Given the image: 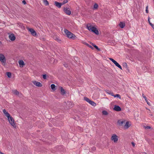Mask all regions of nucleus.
<instances>
[{"mask_svg": "<svg viewBox=\"0 0 154 154\" xmlns=\"http://www.w3.org/2000/svg\"><path fill=\"white\" fill-rule=\"evenodd\" d=\"M114 110L117 111H120L121 110V107L115 105L114 108Z\"/></svg>", "mask_w": 154, "mask_h": 154, "instance_id": "f8f14e48", "label": "nucleus"}, {"mask_svg": "<svg viewBox=\"0 0 154 154\" xmlns=\"http://www.w3.org/2000/svg\"><path fill=\"white\" fill-rule=\"evenodd\" d=\"M60 91L61 92V94L62 95H64L66 94V92L65 91V90L62 87H60Z\"/></svg>", "mask_w": 154, "mask_h": 154, "instance_id": "4468645a", "label": "nucleus"}, {"mask_svg": "<svg viewBox=\"0 0 154 154\" xmlns=\"http://www.w3.org/2000/svg\"><path fill=\"white\" fill-rule=\"evenodd\" d=\"M146 11L147 13H148V6H147L146 8Z\"/></svg>", "mask_w": 154, "mask_h": 154, "instance_id": "f704fd0d", "label": "nucleus"}, {"mask_svg": "<svg viewBox=\"0 0 154 154\" xmlns=\"http://www.w3.org/2000/svg\"><path fill=\"white\" fill-rule=\"evenodd\" d=\"M43 2L46 6L49 5L48 2L47 0H43Z\"/></svg>", "mask_w": 154, "mask_h": 154, "instance_id": "aec40b11", "label": "nucleus"}, {"mask_svg": "<svg viewBox=\"0 0 154 154\" xmlns=\"http://www.w3.org/2000/svg\"><path fill=\"white\" fill-rule=\"evenodd\" d=\"M66 67L67 66H67V65H64Z\"/></svg>", "mask_w": 154, "mask_h": 154, "instance_id": "09e8293b", "label": "nucleus"}, {"mask_svg": "<svg viewBox=\"0 0 154 154\" xmlns=\"http://www.w3.org/2000/svg\"><path fill=\"white\" fill-rule=\"evenodd\" d=\"M67 106H68V107L69 108H71L72 107V103L70 101H68L67 103Z\"/></svg>", "mask_w": 154, "mask_h": 154, "instance_id": "f3484780", "label": "nucleus"}, {"mask_svg": "<svg viewBox=\"0 0 154 154\" xmlns=\"http://www.w3.org/2000/svg\"><path fill=\"white\" fill-rule=\"evenodd\" d=\"M19 63L20 67H23L24 65V62L23 60H21L19 61Z\"/></svg>", "mask_w": 154, "mask_h": 154, "instance_id": "dca6fc26", "label": "nucleus"}, {"mask_svg": "<svg viewBox=\"0 0 154 154\" xmlns=\"http://www.w3.org/2000/svg\"><path fill=\"white\" fill-rule=\"evenodd\" d=\"M84 100H85V101H87V97H84Z\"/></svg>", "mask_w": 154, "mask_h": 154, "instance_id": "37998d69", "label": "nucleus"}, {"mask_svg": "<svg viewBox=\"0 0 154 154\" xmlns=\"http://www.w3.org/2000/svg\"><path fill=\"white\" fill-rule=\"evenodd\" d=\"M119 25L121 28H123L125 26V24L124 23L120 22L119 24Z\"/></svg>", "mask_w": 154, "mask_h": 154, "instance_id": "a211bd4d", "label": "nucleus"}, {"mask_svg": "<svg viewBox=\"0 0 154 154\" xmlns=\"http://www.w3.org/2000/svg\"><path fill=\"white\" fill-rule=\"evenodd\" d=\"M64 32L68 38L72 39H74L75 38V35L69 31L67 29H64Z\"/></svg>", "mask_w": 154, "mask_h": 154, "instance_id": "7ed1b4c3", "label": "nucleus"}, {"mask_svg": "<svg viewBox=\"0 0 154 154\" xmlns=\"http://www.w3.org/2000/svg\"><path fill=\"white\" fill-rule=\"evenodd\" d=\"M87 46L89 47V48H91L93 49V47L91 45L88 44H87Z\"/></svg>", "mask_w": 154, "mask_h": 154, "instance_id": "72a5a7b5", "label": "nucleus"}, {"mask_svg": "<svg viewBox=\"0 0 154 154\" xmlns=\"http://www.w3.org/2000/svg\"><path fill=\"white\" fill-rule=\"evenodd\" d=\"M51 88L53 90H56L55 85L54 84H52L51 85Z\"/></svg>", "mask_w": 154, "mask_h": 154, "instance_id": "6ab92c4d", "label": "nucleus"}, {"mask_svg": "<svg viewBox=\"0 0 154 154\" xmlns=\"http://www.w3.org/2000/svg\"><path fill=\"white\" fill-rule=\"evenodd\" d=\"M46 75H43V78L44 79H46Z\"/></svg>", "mask_w": 154, "mask_h": 154, "instance_id": "e433bc0d", "label": "nucleus"}, {"mask_svg": "<svg viewBox=\"0 0 154 154\" xmlns=\"http://www.w3.org/2000/svg\"><path fill=\"white\" fill-rule=\"evenodd\" d=\"M54 5L57 7L59 8H61V6L62 5V4L61 3H59L55 1L54 2Z\"/></svg>", "mask_w": 154, "mask_h": 154, "instance_id": "ddd939ff", "label": "nucleus"}, {"mask_svg": "<svg viewBox=\"0 0 154 154\" xmlns=\"http://www.w3.org/2000/svg\"><path fill=\"white\" fill-rule=\"evenodd\" d=\"M13 92L14 94H15L16 95H18L19 94V92L18 91H17L16 90H14L13 91Z\"/></svg>", "mask_w": 154, "mask_h": 154, "instance_id": "412c9836", "label": "nucleus"}, {"mask_svg": "<svg viewBox=\"0 0 154 154\" xmlns=\"http://www.w3.org/2000/svg\"><path fill=\"white\" fill-rule=\"evenodd\" d=\"M0 153L1 154H4V153L2 152H0Z\"/></svg>", "mask_w": 154, "mask_h": 154, "instance_id": "a18cd8bd", "label": "nucleus"}, {"mask_svg": "<svg viewBox=\"0 0 154 154\" xmlns=\"http://www.w3.org/2000/svg\"><path fill=\"white\" fill-rule=\"evenodd\" d=\"M68 2V1L67 0H65L63 1V2L61 3L62 5H63L64 4L67 3Z\"/></svg>", "mask_w": 154, "mask_h": 154, "instance_id": "cd10ccee", "label": "nucleus"}, {"mask_svg": "<svg viewBox=\"0 0 154 154\" xmlns=\"http://www.w3.org/2000/svg\"><path fill=\"white\" fill-rule=\"evenodd\" d=\"M32 82L34 85L37 86L41 87L42 86V84L40 82L36 81H33Z\"/></svg>", "mask_w": 154, "mask_h": 154, "instance_id": "1a4fd4ad", "label": "nucleus"}, {"mask_svg": "<svg viewBox=\"0 0 154 154\" xmlns=\"http://www.w3.org/2000/svg\"><path fill=\"white\" fill-rule=\"evenodd\" d=\"M109 60L111 61L114 63H115L116 62V60H114L113 59L111 58H109Z\"/></svg>", "mask_w": 154, "mask_h": 154, "instance_id": "c85d7f7f", "label": "nucleus"}, {"mask_svg": "<svg viewBox=\"0 0 154 154\" xmlns=\"http://www.w3.org/2000/svg\"><path fill=\"white\" fill-rule=\"evenodd\" d=\"M131 144L133 146H135V143L134 142H132L131 143Z\"/></svg>", "mask_w": 154, "mask_h": 154, "instance_id": "79ce46f5", "label": "nucleus"}, {"mask_svg": "<svg viewBox=\"0 0 154 154\" xmlns=\"http://www.w3.org/2000/svg\"><path fill=\"white\" fill-rule=\"evenodd\" d=\"M125 120H119L118 121V124L120 126H124L125 124Z\"/></svg>", "mask_w": 154, "mask_h": 154, "instance_id": "39448f33", "label": "nucleus"}, {"mask_svg": "<svg viewBox=\"0 0 154 154\" xmlns=\"http://www.w3.org/2000/svg\"><path fill=\"white\" fill-rule=\"evenodd\" d=\"M106 93H107L109 94H110V92H111V91H110L108 90H106Z\"/></svg>", "mask_w": 154, "mask_h": 154, "instance_id": "c756f323", "label": "nucleus"}, {"mask_svg": "<svg viewBox=\"0 0 154 154\" xmlns=\"http://www.w3.org/2000/svg\"><path fill=\"white\" fill-rule=\"evenodd\" d=\"M150 17H148V22L149 24V25L150 24V23H151L150 22Z\"/></svg>", "mask_w": 154, "mask_h": 154, "instance_id": "4c0bfd02", "label": "nucleus"}, {"mask_svg": "<svg viewBox=\"0 0 154 154\" xmlns=\"http://www.w3.org/2000/svg\"><path fill=\"white\" fill-rule=\"evenodd\" d=\"M115 65L117 66V65L119 64V63H118L116 61L114 63Z\"/></svg>", "mask_w": 154, "mask_h": 154, "instance_id": "58836bf2", "label": "nucleus"}, {"mask_svg": "<svg viewBox=\"0 0 154 154\" xmlns=\"http://www.w3.org/2000/svg\"><path fill=\"white\" fill-rule=\"evenodd\" d=\"M150 25L151 26L152 28L154 29V25L152 23H150Z\"/></svg>", "mask_w": 154, "mask_h": 154, "instance_id": "473e14b6", "label": "nucleus"}, {"mask_svg": "<svg viewBox=\"0 0 154 154\" xmlns=\"http://www.w3.org/2000/svg\"><path fill=\"white\" fill-rule=\"evenodd\" d=\"M3 112L4 115L8 118L9 123L14 127H15V124L13 117L10 116V114L7 112L5 109H3Z\"/></svg>", "mask_w": 154, "mask_h": 154, "instance_id": "f257e3e1", "label": "nucleus"}, {"mask_svg": "<svg viewBox=\"0 0 154 154\" xmlns=\"http://www.w3.org/2000/svg\"><path fill=\"white\" fill-rule=\"evenodd\" d=\"M114 97H117L120 99L121 98L120 95L119 94H118L114 95Z\"/></svg>", "mask_w": 154, "mask_h": 154, "instance_id": "a878e982", "label": "nucleus"}, {"mask_svg": "<svg viewBox=\"0 0 154 154\" xmlns=\"http://www.w3.org/2000/svg\"><path fill=\"white\" fill-rule=\"evenodd\" d=\"M87 29L94 33L96 35H98L99 34V32L97 28L91 25L90 24H87Z\"/></svg>", "mask_w": 154, "mask_h": 154, "instance_id": "f03ea898", "label": "nucleus"}, {"mask_svg": "<svg viewBox=\"0 0 154 154\" xmlns=\"http://www.w3.org/2000/svg\"><path fill=\"white\" fill-rule=\"evenodd\" d=\"M17 25L19 27H20L21 28H23V27H24V26H23V25L22 24L20 23H17Z\"/></svg>", "mask_w": 154, "mask_h": 154, "instance_id": "4be33fe9", "label": "nucleus"}, {"mask_svg": "<svg viewBox=\"0 0 154 154\" xmlns=\"http://www.w3.org/2000/svg\"><path fill=\"white\" fill-rule=\"evenodd\" d=\"M8 77L10 78L11 77V73L10 72H7L6 73Z\"/></svg>", "mask_w": 154, "mask_h": 154, "instance_id": "5701e85b", "label": "nucleus"}, {"mask_svg": "<svg viewBox=\"0 0 154 154\" xmlns=\"http://www.w3.org/2000/svg\"><path fill=\"white\" fill-rule=\"evenodd\" d=\"M111 140L114 142H116L118 140L117 136L115 134H113L111 138Z\"/></svg>", "mask_w": 154, "mask_h": 154, "instance_id": "0eeeda50", "label": "nucleus"}, {"mask_svg": "<svg viewBox=\"0 0 154 154\" xmlns=\"http://www.w3.org/2000/svg\"><path fill=\"white\" fill-rule=\"evenodd\" d=\"M66 67L67 66H67V65H64Z\"/></svg>", "mask_w": 154, "mask_h": 154, "instance_id": "de8ad7c7", "label": "nucleus"}, {"mask_svg": "<svg viewBox=\"0 0 154 154\" xmlns=\"http://www.w3.org/2000/svg\"><path fill=\"white\" fill-rule=\"evenodd\" d=\"M22 2L25 5L26 4V2L25 0H23Z\"/></svg>", "mask_w": 154, "mask_h": 154, "instance_id": "ea45409f", "label": "nucleus"}, {"mask_svg": "<svg viewBox=\"0 0 154 154\" xmlns=\"http://www.w3.org/2000/svg\"><path fill=\"white\" fill-rule=\"evenodd\" d=\"M27 29L32 35L35 36L36 35V32L33 29L28 28Z\"/></svg>", "mask_w": 154, "mask_h": 154, "instance_id": "423d86ee", "label": "nucleus"}, {"mask_svg": "<svg viewBox=\"0 0 154 154\" xmlns=\"http://www.w3.org/2000/svg\"><path fill=\"white\" fill-rule=\"evenodd\" d=\"M92 45L93 46H94V47L96 49H97V50H98V51H100V49L98 47H97V45H94V44H93V43H92Z\"/></svg>", "mask_w": 154, "mask_h": 154, "instance_id": "b1692460", "label": "nucleus"}, {"mask_svg": "<svg viewBox=\"0 0 154 154\" xmlns=\"http://www.w3.org/2000/svg\"><path fill=\"white\" fill-rule=\"evenodd\" d=\"M84 44H85V45H87V43H86V42H85V43H84Z\"/></svg>", "mask_w": 154, "mask_h": 154, "instance_id": "49530a36", "label": "nucleus"}, {"mask_svg": "<svg viewBox=\"0 0 154 154\" xmlns=\"http://www.w3.org/2000/svg\"><path fill=\"white\" fill-rule=\"evenodd\" d=\"M142 96L143 98L145 99V100H147V98L144 95V94H142Z\"/></svg>", "mask_w": 154, "mask_h": 154, "instance_id": "7c9ffc66", "label": "nucleus"}, {"mask_svg": "<svg viewBox=\"0 0 154 154\" xmlns=\"http://www.w3.org/2000/svg\"><path fill=\"white\" fill-rule=\"evenodd\" d=\"M93 150H95V148L94 147H93V148H92Z\"/></svg>", "mask_w": 154, "mask_h": 154, "instance_id": "c03bdc74", "label": "nucleus"}, {"mask_svg": "<svg viewBox=\"0 0 154 154\" xmlns=\"http://www.w3.org/2000/svg\"><path fill=\"white\" fill-rule=\"evenodd\" d=\"M117 66L120 69H122V67L119 64Z\"/></svg>", "mask_w": 154, "mask_h": 154, "instance_id": "2f4dec72", "label": "nucleus"}, {"mask_svg": "<svg viewBox=\"0 0 154 154\" xmlns=\"http://www.w3.org/2000/svg\"><path fill=\"white\" fill-rule=\"evenodd\" d=\"M87 102L93 106H95L96 105V104L93 101L91 100L88 98H87Z\"/></svg>", "mask_w": 154, "mask_h": 154, "instance_id": "9d476101", "label": "nucleus"}, {"mask_svg": "<svg viewBox=\"0 0 154 154\" xmlns=\"http://www.w3.org/2000/svg\"><path fill=\"white\" fill-rule=\"evenodd\" d=\"M98 7V5L97 4L95 3L94 6V9H96Z\"/></svg>", "mask_w": 154, "mask_h": 154, "instance_id": "bb28decb", "label": "nucleus"}, {"mask_svg": "<svg viewBox=\"0 0 154 154\" xmlns=\"http://www.w3.org/2000/svg\"><path fill=\"white\" fill-rule=\"evenodd\" d=\"M9 38L12 41H14L15 39V36L13 34H11L9 36Z\"/></svg>", "mask_w": 154, "mask_h": 154, "instance_id": "9b49d317", "label": "nucleus"}, {"mask_svg": "<svg viewBox=\"0 0 154 154\" xmlns=\"http://www.w3.org/2000/svg\"><path fill=\"white\" fill-rule=\"evenodd\" d=\"M63 10L66 14L67 15H70L71 14V12L69 8H66L64 7Z\"/></svg>", "mask_w": 154, "mask_h": 154, "instance_id": "6e6552de", "label": "nucleus"}, {"mask_svg": "<svg viewBox=\"0 0 154 154\" xmlns=\"http://www.w3.org/2000/svg\"><path fill=\"white\" fill-rule=\"evenodd\" d=\"M150 127L149 126H147L146 127V128L150 129Z\"/></svg>", "mask_w": 154, "mask_h": 154, "instance_id": "a19ab883", "label": "nucleus"}, {"mask_svg": "<svg viewBox=\"0 0 154 154\" xmlns=\"http://www.w3.org/2000/svg\"><path fill=\"white\" fill-rule=\"evenodd\" d=\"M109 95H111V96L114 97L115 95L112 92H110V94H109Z\"/></svg>", "mask_w": 154, "mask_h": 154, "instance_id": "c9c22d12", "label": "nucleus"}, {"mask_svg": "<svg viewBox=\"0 0 154 154\" xmlns=\"http://www.w3.org/2000/svg\"><path fill=\"white\" fill-rule=\"evenodd\" d=\"M131 125V123L128 122H127L125 123L124 127L125 128H128Z\"/></svg>", "mask_w": 154, "mask_h": 154, "instance_id": "2eb2a0df", "label": "nucleus"}, {"mask_svg": "<svg viewBox=\"0 0 154 154\" xmlns=\"http://www.w3.org/2000/svg\"><path fill=\"white\" fill-rule=\"evenodd\" d=\"M102 113L103 115H107L108 114V113L105 110L103 111Z\"/></svg>", "mask_w": 154, "mask_h": 154, "instance_id": "393cba45", "label": "nucleus"}, {"mask_svg": "<svg viewBox=\"0 0 154 154\" xmlns=\"http://www.w3.org/2000/svg\"><path fill=\"white\" fill-rule=\"evenodd\" d=\"M0 60L3 63H5L6 60L5 56L2 54H0Z\"/></svg>", "mask_w": 154, "mask_h": 154, "instance_id": "20e7f679", "label": "nucleus"}]
</instances>
